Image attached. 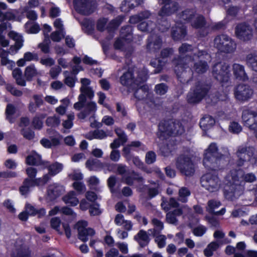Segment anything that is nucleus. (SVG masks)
<instances>
[{
	"label": "nucleus",
	"instance_id": "nucleus-1",
	"mask_svg": "<svg viewBox=\"0 0 257 257\" xmlns=\"http://www.w3.org/2000/svg\"><path fill=\"white\" fill-rule=\"evenodd\" d=\"M224 155L219 152L217 145L211 143L204 151L203 164L205 168L213 171L203 175L201 178L203 187L211 192L218 190L220 185V180L216 172L223 170L226 165V160Z\"/></svg>",
	"mask_w": 257,
	"mask_h": 257
},
{
	"label": "nucleus",
	"instance_id": "nucleus-2",
	"mask_svg": "<svg viewBox=\"0 0 257 257\" xmlns=\"http://www.w3.org/2000/svg\"><path fill=\"white\" fill-rule=\"evenodd\" d=\"M185 132L182 123L178 120L169 119L160 122L157 135L159 139L182 135Z\"/></svg>",
	"mask_w": 257,
	"mask_h": 257
},
{
	"label": "nucleus",
	"instance_id": "nucleus-3",
	"mask_svg": "<svg viewBox=\"0 0 257 257\" xmlns=\"http://www.w3.org/2000/svg\"><path fill=\"white\" fill-rule=\"evenodd\" d=\"M211 86V84L206 81H196L187 95V102L190 104L198 103L208 95Z\"/></svg>",
	"mask_w": 257,
	"mask_h": 257
},
{
	"label": "nucleus",
	"instance_id": "nucleus-4",
	"mask_svg": "<svg viewBox=\"0 0 257 257\" xmlns=\"http://www.w3.org/2000/svg\"><path fill=\"white\" fill-rule=\"evenodd\" d=\"M211 56L206 50H199L193 54L191 59L194 61L190 68L192 73L203 74L207 72L209 68L208 61H210Z\"/></svg>",
	"mask_w": 257,
	"mask_h": 257
},
{
	"label": "nucleus",
	"instance_id": "nucleus-5",
	"mask_svg": "<svg viewBox=\"0 0 257 257\" xmlns=\"http://www.w3.org/2000/svg\"><path fill=\"white\" fill-rule=\"evenodd\" d=\"M176 166L177 169L186 176H191L195 173L194 163L188 155H180L176 159Z\"/></svg>",
	"mask_w": 257,
	"mask_h": 257
},
{
	"label": "nucleus",
	"instance_id": "nucleus-6",
	"mask_svg": "<svg viewBox=\"0 0 257 257\" xmlns=\"http://www.w3.org/2000/svg\"><path fill=\"white\" fill-rule=\"evenodd\" d=\"M214 45L221 52L230 53L236 49V44L232 39L225 34L217 35L214 40Z\"/></svg>",
	"mask_w": 257,
	"mask_h": 257
},
{
	"label": "nucleus",
	"instance_id": "nucleus-7",
	"mask_svg": "<svg viewBox=\"0 0 257 257\" xmlns=\"http://www.w3.org/2000/svg\"><path fill=\"white\" fill-rule=\"evenodd\" d=\"M212 75L220 83L227 82L231 76L229 65L221 62L215 64L212 67Z\"/></svg>",
	"mask_w": 257,
	"mask_h": 257
},
{
	"label": "nucleus",
	"instance_id": "nucleus-8",
	"mask_svg": "<svg viewBox=\"0 0 257 257\" xmlns=\"http://www.w3.org/2000/svg\"><path fill=\"white\" fill-rule=\"evenodd\" d=\"M73 4L76 11L81 15L88 16L94 11V0H73Z\"/></svg>",
	"mask_w": 257,
	"mask_h": 257
},
{
	"label": "nucleus",
	"instance_id": "nucleus-9",
	"mask_svg": "<svg viewBox=\"0 0 257 257\" xmlns=\"http://www.w3.org/2000/svg\"><path fill=\"white\" fill-rule=\"evenodd\" d=\"M87 226L88 222L84 220H79L76 224L78 231V238L84 242L88 241L89 236H93L95 233L94 229L91 227L86 228Z\"/></svg>",
	"mask_w": 257,
	"mask_h": 257
},
{
	"label": "nucleus",
	"instance_id": "nucleus-10",
	"mask_svg": "<svg viewBox=\"0 0 257 257\" xmlns=\"http://www.w3.org/2000/svg\"><path fill=\"white\" fill-rule=\"evenodd\" d=\"M253 93V91L250 86L240 84L234 88V96L236 100L244 102L250 99Z\"/></svg>",
	"mask_w": 257,
	"mask_h": 257
},
{
	"label": "nucleus",
	"instance_id": "nucleus-11",
	"mask_svg": "<svg viewBox=\"0 0 257 257\" xmlns=\"http://www.w3.org/2000/svg\"><path fill=\"white\" fill-rule=\"evenodd\" d=\"M174 50L172 48H166L163 49L160 57L151 62V64L158 70V72L161 71L167 62L168 58L173 55Z\"/></svg>",
	"mask_w": 257,
	"mask_h": 257
},
{
	"label": "nucleus",
	"instance_id": "nucleus-12",
	"mask_svg": "<svg viewBox=\"0 0 257 257\" xmlns=\"http://www.w3.org/2000/svg\"><path fill=\"white\" fill-rule=\"evenodd\" d=\"M241 118L244 126L250 130H257V112L248 109H244Z\"/></svg>",
	"mask_w": 257,
	"mask_h": 257
},
{
	"label": "nucleus",
	"instance_id": "nucleus-13",
	"mask_svg": "<svg viewBox=\"0 0 257 257\" xmlns=\"http://www.w3.org/2000/svg\"><path fill=\"white\" fill-rule=\"evenodd\" d=\"M236 37L243 41H248L252 37V30L250 26L245 23L238 24L235 28Z\"/></svg>",
	"mask_w": 257,
	"mask_h": 257
},
{
	"label": "nucleus",
	"instance_id": "nucleus-14",
	"mask_svg": "<svg viewBox=\"0 0 257 257\" xmlns=\"http://www.w3.org/2000/svg\"><path fill=\"white\" fill-rule=\"evenodd\" d=\"M236 154L238 158L236 165L238 167H241L245 162L250 160L253 155V151L250 147L239 146Z\"/></svg>",
	"mask_w": 257,
	"mask_h": 257
},
{
	"label": "nucleus",
	"instance_id": "nucleus-15",
	"mask_svg": "<svg viewBox=\"0 0 257 257\" xmlns=\"http://www.w3.org/2000/svg\"><path fill=\"white\" fill-rule=\"evenodd\" d=\"M172 64L174 70L178 79L184 76L186 72V69L188 68V64L185 62L184 57L181 55H177L172 60Z\"/></svg>",
	"mask_w": 257,
	"mask_h": 257
},
{
	"label": "nucleus",
	"instance_id": "nucleus-16",
	"mask_svg": "<svg viewBox=\"0 0 257 257\" xmlns=\"http://www.w3.org/2000/svg\"><path fill=\"white\" fill-rule=\"evenodd\" d=\"M64 192L65 188L63 185L57 183L50 184L47 189V199L51 202L54 201Z\"/></svg>",
	"mask_w": 257,
	"mask_h": 257
},
{
	"label": "nucleus",
	"instance_id": "nucleus-17",
	"mask_svg": "<svg viewBox=\"0 0 257 257\" xmlns=\"http://www.w3.org/2000/svg\"><path fill=\"white\" fill-rule=\"evenodd\" d=\"M172 0H162V3L164 6L159 11L160 15H172L176 13L179 8V4L177 2H174L171 4Z\"/></svg>",
	"mask_w": 257,
	"mask_h": 257
},
{
	"label": "nucleus",
	"instance_id": "nucleus-18",
	"mask_svg": "<svg viewBox=\"0 0 257 257\" xmlns=\"http://www.w3.org/2000/svg\"><path fill=\"white\" fill-rule=\"evenodd\" d=\"M197 10L196 7L187 8L178 14V17L185 24L192 22L197 15Z\"/></svg>",
	"mask_w": 257,
	"mask_h": 257
},
{
	"label": "nucleus",
	"instance_id": "nucleus-19",
	"mask_svg": "<svg viewBox=\"0 0 257 257\" xmlns=\"http://www.w3.org/2000/svg\"><path fill=\"white\" fill-rule=\"evenodd\" d=\"M120 84L128 88L135 87L134 72L133 69H128L120 77Z\"/></svg>",
	"mask_w": 257,
	"mask_h": 257
},
{
	"label": "nucleus",
	"instance_id": "nucleus-20",
	"mask_svg": "<svg viewBox=\"0 0 257 257\" xmlns=\"http://www.w3.org/2000/svg\"><path fill=\"white\" fill-rule=\"evenodd\" d=\"M232 69L234 75L236 79L243 81H246L248 79V77L245 72L244 67L243 65L235 63L232 66Z\"/></svg>",
	"mask_w": 257,
	"mask_h": 257
},
{
	"label": "nucleus",
	"instance_id": "nucleus-21",
	"mask_svg": "<svg viewBox=\"0 0 257 257\" xmlns=\"http://www.w3.org/2000/svg\"><path fill=\"white\" fill-rule=\"evenodd\" d=\"M187 35V30L184 26L173 27L171 29V37L174 41L183 39Z\"/></svg>",
	"mask_w": 257,
	"mask_h": 257
},
{
	"label": "nucleus",
	"instance_id": "nucleus-22",
	"mask_svg": "<svg viewBox=\"0 0 257 257\" xmlns=\"http://www.w3.org/2000/svg\"><path fill=\"white\" fill-rule=\"evenodd\" d=\"M133 27L130 25L123 26L120 30V37L127 44L133 41Z\"/></svg>",
	"mask_w": 257,
	"mask_h": 257
},
{
	"label": "nucleus",
	"instance_id": "nucleus-23",
	"mask_svg": "<svg viewBox=\"0 0 257 257\" xmlns=\"http://www.w3.org/2000/svg\"><path fill=\"white\" fill-rule=\"evenodd\" d=\"M223 191L225 199L229 201H232L235 197L236 185L229 182L224 186Z\"/></svg>",
	"mask_w": 257,
	"mask_h": 257
},
{
	"label": "nucleus",
	"instance_id": "nucleus-24",
	"mask_svg": "<svg viewBox=\"0 0 257 257\" xmlns=\"http://www.w3.org/2000/svg\"><path fill=\"white\" fill-rule=\"evenodd\" d=\"M26 163L28 165L36 166H43L47 164V162L43 161L41 159V156L37 153L36 155H28L26 158Z\"/></svg>",
	"mask_w": 257,
	"mask_h": 257
},
{
	"label": "nucleus",
	"instance_id": "nucleus-25",
	"mask_svg": "<svg viewBox=\"0 0 257 257\" xmlns=\"http://www.w3.org/2000/svg\"><path fill=\"white\" fill-rule=\"evenodd\" d=\"M134 239L138 242L142 247H144L148 245L150 240L147 232L143 229L140 230L138 233L135 235Z\"/></svg>",
	"mask_w": 257,
	"mask_h": 257
},
{
	"label": "nucleus",
	"instance_id": "nucleus-26",
	"mask_svg": "<svg viewBox=\"0 0 257 257\" xmlns=\"http://www.w3.org/2000/svg\"><path fill=\"white\" fill-rule=\"evenodd\" d=\"M118 131H121V128H116L114 130L115 133L118 137V138L115 139L113 142L111 143L110 145V147L112 150H115L116 149L119 148L121 144L125 143L127 141V138L124 133L122 132V133L120 134L118 133Z\"/></svg>",
	"mask_w": 257,
	"mask_h": 257
},
{
	"label": "nucleus",
	"instance_id": "nucleus-27",
	"mask_svg": "<svg viewBox=\"0 0 257 257\" xmlns=\"http://www.w3.org/2000/svg\"><path fill=\"white\" fill-rule=\"evenodd\" d=\"M134 88L136 89L134 95L135 97L138 100H142L145 99L148 95L149 92V88L146 85H140L138 87L135 86Z\"/></svg>",
	"mask_w": 257,
	"mask_h": 257
},
{
	"label": "nucleus",
	"instance_id": "nucleus-28",
	"mask_svg": "<svg viewBox=\"0 0 257 257\" xmlns=\"http://www.w3.org/2000/svg\"><path fill=\"white\" fill-rule=\"evenodd\" d=\"M135 181L143 183L144 181V179L138 173L134 171L131 172V175L124 177V183L129 186H133Z\"/></svg>",
	"mask_w": 257,
	"mask_h": 257
},
{
	"label": "nucleus",
	"instance_id": "nucleus-29",
	"mask_svg": "<svg viewBox=\"0 0 257 257\" xmlns=\"http://www.w3.org/2000/svg\"><path fill=\"white\" fill-rule=\"evenodd\" d=\"M47 162V165L43 166L44 168H47L49 174L51 176H54L60 173L63 169V165L60 163L56 162L52 164L49 165Z\"/></svg>",
	"mask_w": 257,
	"mask_h": 257
},
{
	"label": "nucleus",
	"instance_id": "nucleus-30",
	"mask_svg": "<svg viewBox=\"0 0 257 257\" xmlns=\"http://www.w3.org/2000/svg\"><path fill=\"white\" fill-rule=\"evenodd\" d=\"M8 36L15 41L13 47H16L17 50H20L23 46L24 40L22 35L14 31H11L8 33Z\"/></svg>",
	"mask_w": 257,
	"mask_h": 257
},
{
	"label": "nucleus",
	"instance_id": "nucleus-31",
	"mask_svg": "<svg viewBox=\"0 0 257 257\" xmlns=\"http://www.w3.org/2000/svg\"><path fill=\"white\" fill-rule=\"evenodd\" d=\"M62 200L65 204L72 206H75L79 203V200L76 197L75 193L73 191L69 192L67 195L64 196Z\"/></svg>",
	"mask_w": 257,
	"mask_h": 257
},
{
	"label": "nucleus",
	"instance_id": "nucleus-32",
	"mask_svg": "<svg viewBox=\"0 0 257 257\" xmlns=\"http://www.w3.org/2000/svg\"><path fill=\"white\" fill-rule=\"evenodd\" d=\"M45 113H39L35 116L32 121V125L35 130H40L43 127V120L46 117Z\"/></svg>",
	"mask_w": 257,
	"mask_h": 257
},
{
	"label": "nucleus",
	"instance_id": "nucleus-33",
	"mask_svg": "<svg viewBox=\"0 0 257 257\" xmlns=\"http://www.w3.org/2000/svg\"><path fill=\"white\" fill-rule=\"evenodd\" d=\"M159 16L161 17V19L158 20L159 28L163 32H165L168 30L171 26L170 22L167 20L166 17L170 16V15H160L159 13Z\"/></svg>",
	"mask_w": 257,
	"mask_h": 257
},
{
	"label": "nucleus",
	"instance_id": "nucleus-34",
	"mask_svg": "<svg viewBox=\"0 0 257 257\" xmlns=\"http://www.w3.org/2000/svg\"><path fill=\"white\" fill-rule=\"evenodd\" d=\"M16 112V107L11 103L7 104L6 108V119L9 121L10 123L14 122L15 120L13 117V115Z\"/></svg>",
	"mask_w": 257,
	"mask_h": 257
},
{
	"label": "nucleus",
	"instance_id": "nucleus-35",
	"mask_svg": "<svg viewBox=\"0 0 257 257\" xmlns=\"http://www.w3.org/2000/svg\"><path fill=\"white\" fill-rule=\"evenodd\" d=\"M86 167L90 171L94 170L96 169L101 168L103 164L101 161L97 159H88L86 161Z\"/></svg>",
	"mask_w": 257,
	"mask_h": 257
},
{
	"label": "nucleus",
	"instance_id": "nucleus-36",
	"mask_svg": "<svg viewBox=\"0 0 257 257\" xmlns=\"http://www.w3.org/2000/svg\"><path fill=\"white\" fill-rule=\"evenodd\" d=\"M206 21L205 17L202 15H198L196 19L191 22V26L193 28L198 29L205 27Z\"/></svg>",
	"mask_w": 257,
	"mask_h": 257
},
{
	"label": "nucleus",
	"instance_id": "nucleus-37",
	"mask_svg": "<svg viewBox=\"0 0 257 257\" xmlns=\"http://www.w3.org/2000/svg\"><path fill=\"white\" fill-rule=\"evenodd\" d=\"M31 187L32 186L30 184L29 179H25L23 182V185L19 188V191L21 194L26 197L30 191V187Z\"/></svg>",
	"mask_w": 257,
	"mask_h": 257
},
{
	"label": "nucleus",
	"instance_id": "nucleus-38",
	"mask_svg": "<svg viewBox=\"0 0 257 257\" xmlns=\"http://www.w3.org/2000/svg\"><path fill=\"white\" fill-rule=\"evenodd\" d=\"M37 74V70L34 64L27 66L25 71V76L27 81H31L33 77Z\"/></svg>",
	"mask_w": 257,
	"mask_h": 257
},
{
	"label": "nucleus",
	"instance_id": "nucleus-39",
	"mask_svg": "<svg viewBox=\"0 0 257 257\" xmlns=\"http://www.w3.org/2000/svg\"><path fill=\"white\" fill-rule=\"evenodd\" d=\"M246 62L252 70L257 72V55L249 54L247 56Z\"/></svg>",
	"mask_w": 257,
	"mask_h": 257
},
{
	"label": "nucleus",
	"instance_id": "nucleus-40",
	"mask_svg": "<svg viewBox=\"0 0 257 257\" xmlns=\"http://www.w3.org/2000/svg\"><path fill=\"white\" fill-rule=\"evenodd\" d=\"M162 45V40L158 38L153 42H148L146 45L147 49L149 51H155L160 48Z\"/></svg>",
	"mask_w": 257,
	"mask_h": 257
},
{
	"label": "nucleus",
	"instance_id": "nucleus-41",
	"mask_svg": "<svg viewBox=\"0 0 257 257\" xmlns=\"http://www.w3.org/2000/svg\"><path fill=\"white\" fill-rule=\"evenodd\" d=\"M0 20L2 22H4L6 20L21 21V19L19 17L17 18L13 12L10 11L3 13V15L1 16Z\"/></svg>",
	"mask_w": 257,
	"mask_h": 257
},
{
	"label": "nucleus",
	"instance_id": "nucleus-42",
	"mask_svg": "<svg viewBox=\"0 0 257 257\" xmlns=\"http://www.w3.org/2000/svg\"><path fill=\"white\" fill-rule=\"evenodd\" d=\"M148 79V74L145 71H139L137 77H135V86L138 87L145 82Z\"/></svg>",
	"mask_w": 257,
	"mask_h": 257
},
{
	"label": "nucleus",
	"instance_id": "nucleus-43",
	"mask_svg": "<svg viewBox=\"0 0 257 257\" xmlns=\"http://www.w3.org/2000/svg\"><path fill=\"white\" fill-rule=\"evenodd\" d=\"M82 27L83 29H85L84 30L85 33L90 35L93 33L94 31V24L92 23V21L89 19H85L82 23Z\"/></svg>",
	"mask_w": 257,
	"mask_h": 257
},
{
	"label": "nucleus",
	"instance_id": "nucleus-44",
	"mask_svg": "<svg viewBox=\"0 0 257 257\" xmlns=\"http://www.w3.org/2000/svg\"><path fill=\"white\" fill-rule=\"evenodd\" d=\"M60 123V119L59 117L55 116H49L46 120V124L50 127L58 126Z\"/></svg>",
	"mask_w": 257,
	"mask_h": 257
},
{
	"label": "nucleus",
	"instance_id": "nucleus-45",
	"mask_svg": "<svg viewBox=\"0 0 257 257\" xmlns=\"http://www.w3.org/2000/svg\"><path fill=\"white\" fill-rule=\"evenodd\" d=\"M155 90L157 94L162 95L166 94L168 90V85L164 83H161L156 85Z\"/></svg>",
	"mask_w": 257,
	"mask_h": 257
},
{
	"label": "nucleus",
	"instance_id": "nucleus-46",
	"mask_svg": "<svg viewBox=\"0 0 257 257\" xmlns=\"http://www.w3.org/2000/svg\"><path fill=\"white\" fill-rule=\"evenodd\" d=\"M31 252L29 249L20 247L17 249L16 254L12 255V257H30Z\"/></svg>",
	"mask_w": 257,
	"mask_h": 257
},
{
	"label": "nucleus",
	"instance_id": "nucleus-47",
	"mask_svg": "<svg viewBox=\"0 0 257 257\" xmlns=\"http://www.w3.org/2000/svg\"><path fill=\"white\" fill-rule=\"evenodd\" d=\"M130 3V0L123 1L120 7L121 12L128 13L132 10L134 9V6H133V4H131Z\"/></svg>",
	"mask_w": 257,
	"mask_h": 257
},
{
	"label": "nucleus",
	"instance_id": "nucleus-48",
	"mask_svg": "<svg viewBox=\"0 0 257 257\" xmlns=\"http://www.w3.org/2000/svg\"><path fill=\"white\" fill-rule=\"evenodd\" d=\"M6 88L15 96L20 97L23 95V92L21 90L17 89L11 84H6Z\"/></svg>",
	"mask_w": 257,
	"mask_h": 257
},
{
	"label": "nucleus",
	"instance_id": "nucleus-49",
	"mask_svg": "<svg viewBox=\"0 0 257 257\" xmlns=\"http://www.w3.org/2000/svg\"><path fill=\"white\" fill-rule=\"evenodd\" d=\"M241 126L236 121L230 122L229 125V131L232 134H237L242 131Z\"/></svg>",
	"mask_w": 257,
	"mask_h": 257
},
{
	"label": "nucleus",
	"instance_id": "nucleus-50",
	"mask_svg": "<svg viewBox=\"0 0 257 257\" xmlns=\"http://www.w3.org/2000/svg\"><path fill=\"white\" fill-rule=\"evenodd\" d=\"M21 134L24 138L28 140H32L35 137V132L29 127L22 129Z\"/></svg>",
	"mask_w": 257,
	"mask_h": 257
},
{
	"label": "nucleus",
	"instance_id": "nucleus-51",
	"mask_svg": "<svg viewBox=\"0 0 257 257\" xmlns=\"http://www.w3.org/2000/svg\"><path fill=\"white\" fill-rule=\"evenodd\" d=\"M193 51V46L192 45L187 43H182L179 48L178 51L181 55H184L187 52H192Z\"/></svg>",
	"mask_w": 257,
	"mask_h": 257
},
{
	"label": "nucleus",
	"instance_id": "nucleus-52",
	"mask_svg": "<svg viewBox=\"0 0 257 257\" xmlns=\"http://www.w3.org/2000/svg\"><path fill=\"white\" fill-rule=\"evenodd\" d=\"M123 20V16H119L117 17L115 19L111 20L107 27V29H108L110 27L113 28H117L122 23Z\"/></svg>",
	"mask_w": 257,
	"mask_h": 257
},
{
	"label": "nucleus",
	"instance_id": "nucleus-53",
	"mask_svg": "<svg viewBox=\"0 0 257 257\" xmlns=\"http://www.w3.org/2000/svg\"><path fill=\"white\" fill-rule=\"evenodd\" d=\"M179 204L174 198H171L168 205L164 206V204L162 203L161 206L165 211H168L170 207L177 208L179 206Z\"/></svg>",
	"mask_w": 257,
	"mask_h": 257
},
{
	"label": "nucleus",
	"instance_id": "nucleus-54",
	"mask_svg": "<svg viewBox=\"0 0 257 257\" xmlns=\"http://www.w3.org/2000/svg\"><path fill=\"white\" fill-rule=\"evenodd\" d=\"M156 160V154L153 151H150L146 153L145 161L147 164H152Z\"/></svg>",
	"mask_w": 257,
	"mask_h": 257
},
{
	"label": "nucleus",
	"instance_id": "nucleus-55",
	"mask_svg": "<svg viewBox=\"0 0 257 257\" xmlns=\"http://www.w3.org/2000/svg\"><path fill=\"white\" fill-rule=\"evenodd\" d=\"M99 205L97 203H95L94 205L90 206L89 212L91 216H97L101 213V211L99 208Z\"/></svg>",
	"mask_w": 257,
	"mask_h": 257
},
{
	"label": "nucleus",
	"instance_id": "nucleus-56",
	"mask_svg": "<svg viewBox=\"0 0 257 257\" xmlns=\"http://www.w3.org/2000/svg\"><path fill=\"white\" fill-rule=\"evenodd\" d=\"M50 41L49 39L45 40L43 43L39 44L38 47L41 49V50L44 53L48 54L50 51Z\"/></svg>",
	"mask_w": 257,
	"mask_h": 257
},
{
	"label": "nucleus",
	"instance_id": "nucleus-57",
	"mask_svg": "<svg viewBox=\"0 0 257 257\" xmlns=\"http://www.w3.org/2000/svg\"><path fill=\"white\" fill-rule=\"evenodd\" d=\"M107 22V19L104 18L98 19L96 23V29L101 32L105 30V27Z\"/></svg>",
	"mask_w": 257,
	"mask_h": 257
},
{
	"label": "nucleus",
	"instance_id": "nucleus-58",
	"mask_svg": "<svg viewBox=\"0 0 257 257\" xmlns=\"http://www.w3.org/2000/svg\"><path fill=\"white\" fill-rule=\"evenodd\" d=\"M61 223L60 219L57 217H53L50 220L51 227L57 231H59L60 230Z\"/></svg>",
	"mask_w": 257,
	"mask_h": 257
},
{
	"label": "nucleus",
	"instance_id": "nucleus-59",
	"mask_svg": "<svg viewBox=\"0 0 257 257\" xmlns=\"http://www.w3.org/2000/svg\"><path fill=\"white\" fill-rule=\"evenodd\" d=\"M241 178L245 182L252 183L256 180V177L253 173H244Z\"/></svg>",
	"mask_w": 257,
	"mask_h": 257
},
{
	"label": "nucleus",
	"instance_id": "nucleus-60",
	"mask_svg": "<svg viewBox=\"0 0 257 257\" xmlns=\"http://www.w3.org/2000/svg\"><path fill=\"white\" fill-rule=\"evenodd\" d=\"M62 71L61 68L59 66H56L51 68L50 70V75L52 79H56Z\"/></svg>",
	"mask_w": 257,
	"mask_h": 257
},
{
	"label": "nucleus",
	"instance_id": "nucleus-61",
	"mask_svg": "<svg viewBox=\"0 0 257 257\" xmlns=\"http://www.w3.org/2000/svg\"><path fill=\"white\" fill-rule=\"evenodd\" d=\"M206 231V228L204 226L199 225L193 229V233L196 236H202Z\"/></svg>",
	"mask_w": 257,
	"mask_h": 257
},
{
	"label": "nucleus",
	"instance_id": "nucleus-62",
	"mask_svg": "<svg viewBox=\"0 0 257 257\" xmlns=\"http://www.w3.org/2000/svg\"><path fill=\"white\" fill-rule=\"evenodd\" d=\"M152 223L155 227V231H158L159 233L164 228L163 223L159 219L154 218L152 219Z\"/></svg>",
	"mask_w": 257,
	"mask_h": 257
},
{
	"label": "nucleus",
	"instance_id": "nucleus-63",
	"mask_svg": "<svg viewBox=\"0 0 257 257\" xmlns=\"http://www.w3.org/2000/svg\"><path fill=\"white\" fill-rule=\"evenodd\" d=\"M207 204L210 210L209 212L210 213H213L214 212V209L220 206V203L219 201H217L214 200H210L208 201Z\"/></svg>",
	"mask_w": 257,
	"mask_h": 257
},
{
	"label": "nucleus",
	"instance_id": "nucleus-64",
	"mask_svg": "<svg viewBox=\"0 0 257 257\" xmlns=\"http://www.w3.org/2000/svg\"><path fill=\"white\" fill-rule=\"evenodd\" d=\"M80 91L81 93H84L86 97L87 96L89 99H92L94 96V92L92 88L89 87H81Z\"/></svg>",
	"mask_w": 257,
	"mask_h": 257
}]
</instances>
